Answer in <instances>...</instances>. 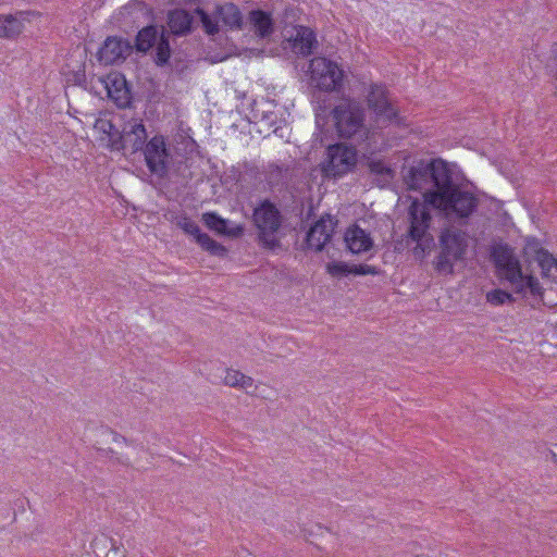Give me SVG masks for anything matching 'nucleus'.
<instances>
[{
    "mask_svg": "<svg viewBox=\"0 0 557 557\" xmlns=\"http://www.w3.org/2000/svg\"><path fill=\"white\" fill-rule=\"evenodd\" d=\"M453 173L442 159L418 160L410 166L403 168V178L410 190L423 191V198L429 191L442 190Z\"/></svg>",
    "mask_w": 557,
    "mask_h": 557,
    "instance_id": "1",
    "label": "nucleus"
},
{
    "mask_svg": "<svg viewBox=\"0 0 557 557\" xmlns=\"http://www.w3.org/2000/svg\"><path fill=\"white\" fill-rule=\"evenodd\" d=\"M425 203L444 211L446 215L468 218L478 207V199L473 194L461 190L451 176L442 190L429 191L425 195Z\"/></svg>",
    "mask_w": 557,
    "mask_h": 557,
    "instance_id": "2",
    "label": "nucleus"
},
{
    "mask_svg": "<svg viewBox=\"0 0 557 557\" xmlns=\"http://www.w3.org/2000/svg\"><path fill=\"white\" fill-rule=\"evenodd\" d=\"M335 122L338 139H351L352 136L359 135L361 139H369V136H375L374 125L369 128L364 124V109L355 102L339 104L332 111Z\"/></svg>",
    "mask_w": 557,
    "mask_h": 557,
    "instance_id": "3",
    "label": "nucleus"
},
{
    "mask_svg": "<svg viewBox=\"0 0 557 557\" xmlns=\"http://www.w3.org/2000/svg\"><path fill=\"white\" fill-rule=\"evenodd\" d=\"M468 248V238L463 231L455 227L445 228L440 235V252L434 268L441 274H453L454 264L463 260Z\"/></svg>",
    "mask_w": 557,
    "mask_h": 557,
    "instance_id": "4",
    "label": "nucleus"
},
{
    "mask_svg": "<svg viewBox=\"0 0 557 557\" xmlns=\"http://www.w3.org/2000/svg\"><path fill=\"white\" fill-rule=\"evenodd\" d=\"M408 214L410 220L408 236L417 243L413 253L416 257L423 258L425 252L434 246V238L429 233L431 213L425 205L416 199L411 202Z\"/></svg>",
    "mask_w": 557,
    "mask_h": 557,
    "instance_id": "5",
    "label": "nucleus"
},
{
    "mask_svg": "<svg viewBox=\"0 0 557 557\" xmlns=\"http://www.w3.org/2000/svg\"><path fill=\"white\" fill-rule=\"evenodd\" d=\"M282 221L280 210L268 199L253 210V222L259 231L258 238L264 247L274 249L280 246L276 233L282 226Z\"/></svg>",
    "mask_w": 557,
    "mask_h": 557,
    "instance_id": "6",
    "label": "nucleus"
},
{
    "mask_svg": "<svg viewBox=\"0 0 557 557\" xmlns=\"http://www.w3.org/2000/svg\"><path fill=\"white\" fill-rule=\"evenodd\" d=\"M367 103L373 114L375 127L384 128L397 121L398 111L384 85L372 83L369 86Z\"/></svg>",
    "mask_w": 557,
    "mask_h": 557,
    "instance_id": "7",
    "label": "nucleus"
},
{
    "mask_svg": "<svg viewBox=\"0 0 557 557\" xmlns=\"http://www.w3.org/2000/svg\"><path fill=\"white\" fill-rule=\"evenodd\" d=\"M311 85L319 92L337 90L342 86L343 71L338 65L322 57L313 58L309 64Z\"/></svg>",
    "mask_w": 557,
    "mask_h": 557,
    "instance_id": "8",
    "label": "nucleus"
},
{
    "mask_svg": "<svg viewBox=\"0 0 557 557\" xmlns=\"http://www.w3.org/2000/svg\"><path fill=\"white\" fill-rule=\"evenodd\" d=\"M151 51L152 59L158 66H164L171 58L170 32L163 26L161 32L154 25L141 27V54Z\"/></svg>",
    "mask_w": 557,
    "mask_h": 557,
    "instance_id": "9",
    "label": "nucleus"
},
{
    "mask_svg": "<svg viewBox=\"0 0 557 557\" xmlns=\"http://www.w3.org/2000/svg\"><path fill=\"white\" fill-rule=\"evenodd\" d=\"M194 12L199 16L205 30L209 35H214L219 32V21L230 28L240 29L243 26L242 12L238 7L232 2L216 5L212 14L213 16L209 15L201 8H196Z\"/></svg>",
    "mask_w": 557,
    "mask_h": 557,
    "instance_id": "10",
    "label": "nucleus"
},
{
    "mask_svg": "<svg viewBox=\"0 0 557 557\" xmlns=\"http://www.w3.org/2000/svg\"><path fill=\"white\" fill-rule=\"evenodd\" d=\"M357 153L354 147L345 141H335L327 147V158L322 164V172L326 177H341L351 171L356 165Z\"/></svg>",
    "mask_w": 557,
    "mask_h": 557,
    "instance_id": "11",
    "label": "nucleus"
},
{
    "mask_svg": "<svg viewBox=\"0 0 557 557\" xmlns=\"http://www.w3.org/2000/svg\"><path fill=\"white\" fill-rule=\"evenodd\" d=\"M135 49L139 51V32L134 36V45L121 37H108L97 52V59L101 64L111 65L124 61Z\"/></svg>",
    "mask_w": 557,
    "mask_h": 557,
    "instance_id": "12",
    "label": "nucleus"
},
{
    "mask_svg": "<svg viewBox=\"0 0 557 557\" xmlns=\"http://www.w3.org/2000/svg\"><path fill=\"white\" fill-rule=\"evenodd\" d=\"M337 220L334 221L331 214L322 215L307 232V246L315 251H322L331 240Z\"/></svg>",
    "mask_w": 557,
    "mask_h": 557,
    "instance_id": "13",
    "label": "nucleus"
},
{
    "mask_svg": "<svg viewBox=\"0 0 557 557\" xmlns=\"http://www.w3.org/2000/svg\"><path fill=\"white\" fill-rule=\"evenodd\" d=\"M107 95L112 101L122 109L128 108L132 101L131 88L126 78L121 73H110L101 79Z\"/></svg>",
    "mask_w": 557,
    "mask_h": 557,
    "instance_id": "14",
    "label": "nucleus"
},
{
    "mask_svg": "<svg viewBox=\"0 0 557 557\" xmlns=\"http://www.w3.org/2000/svg\"><path fill=\"white\" fill-rule=\"evenodd\" d=\"M524 250L525 255L537 262L543 277L557 282V259L548 250L540 247L536 242H529Z\"/></svg>",
    "mask_w": 557,
    "mask_h": 557,
    "instance_id": "15",
    "label": "nucleus"
},
{
    "mask_svg": "<svg viewBox=\"0 0 557 557\" xmlns=\"http://www.w3.org/2000/svg\"><path fill=\"white\" fill-rule=\"evenodd\" d=\"M178 225L185 233L193 235L197 244L212 256L224 257L227 253V249L222 244L212 239L208 234L202 233L199 225L193 220L184 218Z\"/></svg>",
    "mask_w": 557,
    "mask_h": 557,
    "instance_id": "16",
    "label": "nucleus"
},
{
    "mask_svg": "<svg viewBox=\"0 0 557 557\" xmlns=\"http://www.w3.org/2000/svg\"><path fill=\"white\" fill-rule=\"evenodd\" d=\"M168 157L165 141H147L145 160L150 172L159 178L168 172Z\"/></svg>",
    "mask_w": 557,
    "mask_h": 557,
    "instance_id": "17",
    "label": "nucleus"
},
{
    "mask_svg": "<svg viewBox=\"0 0 557 557\" xmlns=\"http://www.w3.org/2000/svg\"><path fill=\"white\" fill-rule=\"evenodd\" d=\"M288 47L297 54L304 57L313 53V49L317 47L318 41L314 32L307 26H297L295 28V35L288 40Z\"/></svg>",
    "mask_w": 557,
    "mask_h": 557,
    "instance_id": "18",
    "label": "nucleus"
},
{
    "mask_svg": "<svg viewBox=\"0 0 557 557\" xmlns=\"http://www.w3.org/2000/svg\"><path fill=\"white\" fill-rule=\"evenodd\" d=\"M344 242L348 250L354 255L369 251L374 245L370 234L357 224L346 230Z\"/></svg>",
    "mask_w": 557,
    "mask_h": 557,
    "instance_id": "19",
    "label": "nucleus"
},
{
    "mask_svg": "<svg viewBox=\"0 0 557 557\" xmlns=\"http://www.w3.org/2000/svg\"><path fill=\"white\" fill-rule=\"evenodd\" d=\"M194 17L184 9H174L168 13L170 32L175 36H185L193 29Z\"/></svg>",
    "mask_w": 557,
    "mask_h": 557,
    "instance_id": "20",
    "label": "nucleus"
},
{
    "mask_svg": "<svg viewBox=\"0 0 557 557\" xmlns=\"http://www.w3.org/2000/svg\"><path fill=\"white\" fill-rule=\"evenodd\" d=\"M205 225L219 235L230 237H238L243 234L244 228L239 225L230 227V221L220 216L216 212H206L202 214Z\"/></svg>",
    "mask_w": 557,
    "mask_h": 557,
    "instance_id": "21",
    "label": "nucleus"
},
{
    "mask_svg": "<svg viewBox=\"0 0 557 557\" xmlns=\"http://www.w3.org/2000/svg\"><path fill=\"white\" fill-rule=\"evenodd\" d=\"M249 22L255 34L260 38L269 37L274 30L273 20L265 11L252 10L249 13Z\"/></svg>",
    "mask_w": 557,
    "mask_h": 557,
    "instance_id": "22",
    "label": "nucleus"
},
{
    "mask_svg": "<svg viewBox=\"0 0 557 557\" xmlns=\"http://www.w3.org/2000/svg\"><path fill=\"white\" fill-rule=\"evenodd\" d=\"M498 271L504 278L516 286V290L518 293L523 290L524 275L522 273L520 262L516 257L505 265L500 267Z\"/></svg>",
    "mask_w": 557,
    "mask_h": 557,
    "instance_id": "23",
    "label": "nucleus"
},
{
    "mask_svg": "<svg viewBox=\"0 0 557 557\" xmlns=\"http://www.w3.org/2000/svg\"><path fill=\"white\" fill-rule=\"evenodd\" d=\"M22 23L12 15L0 16V36L14 37L21 33Z\"/></svg>",
    "mask_w": 557,
    "mask_h": 557,
    "instance_id": "24",
    "label": "nucleus"
},
{
    "mask_svg": "<svg viewBox=\"0 0 557 557\" xmlns=\"http://www.w3.org/2000/svg\"><path fill=\"white\" fill-rule=\"evenodd\" d=\"M492 258L498 270L500 267L512 260L515 256L508 246H498L493 249Z\"/></svg>",
    "mask_w": 557,
    "mask_h": 557,
    "instance_id": "25",
    "label": "nucleus"
},
{
    "mask_svg": "<svg viewBox=\"0 0 557 557\" xmlns=\"http://www.w3.org/2000/svg\"><path fill=\"white\" fill-rule=\"evenodd\" d=\"M368 166L372 174L381 176L385 181L393 178V170L381 160H371Z\"/></svg>",
    "mask_w": 557,
    "mask_h": 557,
    "instance_id": "26",
    "label": "nucleus"
},
{
    "mask_svg": "<svg viewBox=\"0 0 557 557\" xmlns=\"http://www.w3.org/2000/svg\"><path fill=\"white\" fill-rule=\"evenodd\" d=\"M326 271L332 276H345L351 274V265L343 261H333L326 264Z\"/></svg>",
    "mask_w": 557,
    "mask_h": 557,
    "instance_id": "27",
    "label": "nucleus"
},
{
    "mask_svg": "<svg viewBox=\"0 0 557 557\" xmlns=\"http://www.w3.org/2000/svg\"><path fill=\"white\" fill-rule=\"evenodd\" d=\"M486 300H487V302H490L492 305L500 306V305H504L506 301H512L513 298H512L511 294H509L505 290L494 289L486 294Z\"/></svg>",
    "mask_w": 557,
    "mask_h": 557,
    "instance_id": "28",
    "label": "nucleus"
},
{
    "mask_svg": "<svg viewBox=\"0 0 557 557\" xmlns=\"http://www.w3.org/2000/svg\"><path fill=\"white\" fill-rule=\"evenodd\" d=\"M529 288L530 293L535 297H543L544 288L541 286L539 280L533 275L524 276L523 289Z\"/></svg>",
    "mask_w": 557,
    "mask_h": 557,
    "instance_id": "29",
    "label": "nucleus"
},
{
    "mask_svg": "<svg viewBox=\"0 0 557 557\" xmlns=\"http://www.w3.org/2000/svg\"><path fill=\"white\" fill-rule=\"evenodd\" d=\"M244 373L238 370L227 369L224 384L231 387H239Z\"/></svg>",
    "mask_w": 557,
    "mask_h": 557,
    "instance_id": "30",
    "label": "nucleus"
},
{
    "mask_svg": "<svg viewBox=\"0 0 557 557\" xmlns=\"http://www.w3.org/2000/svg\"><path fill=\"white\" fill-rule=\"evenodd\" d=\"M380 270L374 265L369 264H354L351 265V274L354 275H376Z\"/></svg>",
    "mask_w": 557,
    "mask_h": 557,
    "instance_id": "31",
    "label": "nucleus"
},
{
    "mask_svg": "<svg viewBox=\"0 0 557 557\" xmlns=\"http://www.w3.org/2000/svg\"><path fill=\"white\" fill-rule=\"evenodd\" d=\"M98 434L106 441V440H112L115 443H119L121 441H125L123 436L114 432L108 426H100L98 429Z\"/></svg>",
    "mask_w": 557,
    "mask_h": 557,
    "instance_id": "32",
    "label": "nucleus"
},
{
    "mask_svg": "<svg viewBox=\"0 0 557 557\" xmlns=\"http://www.w3.org/2000/svg\"><path fill=\"white\" fill-rule=\"evenodd\" d=\"M290 132H292V128L288 125H286V124L283 125V126H276L273 129V134L276 137H280V138L289 137L290 136Z\"/></svg>",
    "mask_w": 557,
    "mask_h": 557,
    "instance_id": "33",
    "label": "nucleus"
},
{
    "mask_svg": "<svg viewBox=\"0 0 557 557\" xmlns=\"http://www.w3.org/2000/svg\"><path fill=\"white\" fill-rule=\"evenodd\" d=\"M101 442L97 441L94 445L96 450L99 453L101 457H111L113 455V449L111 447L104 448L100 446Z\"/></svg>",
    "mask_w": 557,
    "mask_h": 557,
    "instance_id": "34",
    "label": "nucleus"
},
{
    "mask_svg": "<svg viewBox=\"0 0 557 557\" xmlns=\"http://www.w3.org/2000/svg\"><path fill=\"white\" fill-rule=\"evenodd\" d=\"M137 129H139V122L136 119H132V121L129 122V125H126L123 128V132L126 133V134H134V135H136L137 134Z\"/></svg>",
    "mask_w": 557,
    "mask_h": 557,
    "instance_id": "35",
    "label": "nucleus"
},
{
    "mask_svg": "<svg viewBox=\"0 0 557 557\" xmlns=\"http://www.w3.org/2000/svg\"><path fill=\"white\" fill-rule=\"evenodd\" d=\"M252 385H253L252 377L244 374L243 380H242L238 388L247 389V388L251 387Z\"/></svg>",
    "mask_w": 557,
    "mask_h": 557,
    "instance_id": "36",
    "label": "nucleus"
},
{
    "mask_svg": "<svg viewBox=\"0 0 557 557\" xmlns=\"http://www.w3.org/2000/svg\"><path fill=\"white\" fill-rule=\"evenodd\" d=\"M125 141H108V147L111 150H121L125 148Z\"/></svg>",
    "mask_w": 557,
    "mask_h": 557,
    "instance_id": "37",
    "label": "nucleus"
},
{
    "mask_svg": "<svg viewBox=\"0 0 557 557\" xmlns=\"http://www.w3.org/2000/svg\"><path fill=\"white\" fill-rule=\"evenodd\" d=\"M133 5H135V0L131 1L127 5L123 8L122 14H131Z\"/></svg>",
    "mask_w": 557,
    "mask_h": 557,
    "instance_id": "38",
    "label": "nucleus"
},
{
    "mask_svg": "<svg viewBox=\"0 0 557 557\" xmlns=\"http://www.w3.org/2000/svg\"><path fill=\"white\" fill-rule=\"evenodd\" d=\"M141 139H148V134H147L146 128L143 123H141Z\"/></svg>",
    "mask_w": 557,
    "mask_h": 557,
    "instance_id": "39",
    "label": "nucleus"
},
{
    "mask_svg": "<svg viewBox=\"0 0 557 557\" xmlns=\"http://www.w3.org/2000/svg\"><path fill=\"white\" fill-rule=\"evenodd\" d=\"M133 150H134V152L139 150V141H137V140L133 141Z\"/></svg>",
    "mask_w": 557,
    "mask_h": 557,
    "instance_id": "40",
    "label": "nucleus"
},
{
    "mask_svg": "<svg viewBox=\"0 0 557 557\" xmlns=\"http://www.w3.org/2000/svg\"><path fill=\"white\" fill-rule=\"evenodd\" d=\"M552 459L557 463V450H550Z\"/></svg>",
    "mask_w": 557,
    "mask_h": 557,
    "instance_id": "41",
    "label": "nucleus"
},
{
    "mask_svg": "<svg viewBox=\"0 0 557 557\" xmlns=\"http://www.w3.org/2000/svg\"><path fill=\"white\" fill-rule=\"evenodd\" d=\"M151 139L157 140V139H165V138L162 135H156Z\"/></svg>",
    "mask_w": 557,
    "mask_h": 557,
    "instance_id": "42",
    "label": "nucleus"
},
{
    "mask_svg": "<svg viewBox=\"0 0 557 557\" xmlns=\"http://www.w3.org/2000/svg\"><path fill=\"white\" fill-rule=\"evenodd\" d=\"M270 136V134H264L263 139H267Z\"/></svg>",
    "mask_w": 557,
    "mask_h": 557,
    "instance_id": "43",
    "label": "nucleus"
},
{
    "mask_svg": "<svg viewBox=\"0 0 557 557\" xmlns=\"http://www.w3.org/2000/svg\"><path fill=\"white\" fill-rule=\"evenodd\" d=\"M555 447L557 448V445H555Z\"/></svg>",
    "mask_w": 557,
    "mask_h": 557,
    "instance_id": "44",
    "label": "nucleus"
}]
</instances>
